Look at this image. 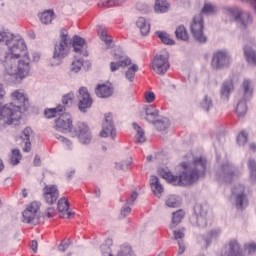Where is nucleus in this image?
Returning <instances> with one entry per match:
<instances>
[{
	"mask_svg": "<svg viewBox=\"0 0 256 256\" xmlns=\"http://www.w3.org/2000/svg\"><path fill=\"white\" fill-rule=\"evenodd\" d=\"M207 205L196 204L194 207V213L196 215V225L198 227H206L207 225Z\"/></svg>",
	"mask_w": 256,
	"mask_h": 256,
	"instance_id": "a211bd4d",
	"label": "nucleus"
},
{
	"mask_svg": "<svg viewBox=\"0 0 256 256\" xmlns=\"http://www.w3.org/2000/svg\"><path fill=\"white\" fill-rule=\"evenodd\" d=\"M131 213V207L125 206L121 209L120 219H125Z\"/></svg>",
	"mask_w": 256,
	"mask_h": 256,
	"instance_id": "864d4df0",
	"label": "nucleus"
},
{
	"mask_svg": "<svg viewBox=\"0 0 256 256\" xmlns=\"http://www.w3.org/2000/svg\"><path fill=\"white\" fill-rule=\"evenodd\" d=\"M173 238L176 241H183L185 238V228L179 229V230H174L173 231Z\"/></svg>",
	"mask_w": 256,
	"mask_h": 256,
	"instance_id": "3c124183",
	"label": "nucleus"
},
{
	"mask_svg": "<svg viewBox=\"0 0 256 256\" xmlns=\"http://www.w3.org/2000/svg\"><path fill=\"white\" fill-rule=\"evenodd\" d=\"M154 11H156V13H167V11H169V3H167V0H156Z\"/></svg>",
	"mask_w": 256,
	"mask_h": 256,
	"instance_id": "e433bc0d",
	"label": "nucleus"
},
{
	"mask_svg": "<svg viewBox=\"0 0 256 256\" xmlns=\"http://www.w3.org/2000/svg\"><path fill=\"white\" fill-rule=\"evenodd\" d=\"M231 63H233V57L229 50L221 49L214 52L211 60V66L213 69H229V67H231Z\"/></svg>",
	"mask_w": 256,
	"mask_h": 256,
	"instance_id": "1a4fd4ad",
	"label": "nucleus"
},
{
	"mask_svg": "<svg viewBox=\"0 0 256 256\" xmlns=\"http://www.w3.org/2000/svg\"><path fill=\"white\" fill-rule=\"evenodd\" d=\"M3 97H5V88H3V84L0 83V105L3 103Z\"/></svg>",
	"mask_w": 256,
	"mask_h": 256,
	"instance_id": "0e129e2a",
	"label": "nucleus"
},
{
	"mask_svg": "<svg viewBox=\"0 0 256 256\" xmlns=\"http://www.w3.org/2000/svg\"><path fill=\"white\" fill-rule=\"evenodd\" d=\"M97 31L101 41H105L106 45H109V43H111V39L108 38L107 30L103 28V26H98Z\"/></svg>",
	"mask_w": 256,
	"mask_h": 256,
	"instance_id": "de8ad7c7",
	"label": "nucleus"
},
{
	"mask_svg": "<svg viewBox=\"0 0 256 256\" xmlns=\"http://www.w3.org/2000/svg\"><path fill=\"white\" fill-rule=\"evenodd\" d=\"M235 91V84L233 83V79H228L222 83L220 88V99L222 101H229V97H231V93Z\"/></svg>",
	"mask_w": 256,
	"mask_h": 256,
	"instance_id": "6ab92c4d",
	"label": "nucleus"
},
{
	"mask_svg": "<svg viewBox=\"0 0 256 256\" xmlns=\"http://www.w3.org/2000/svg\"><path fill=\"white\" fill-rule=\"evenodd\" d=\"M176 39L180 41H189V34L187 33V28L185 26L180 25L175 30Z\"/></svg>",
	"mask_w": 256,
	"mask_h": 256,
	"instance_id": "c9c22d12",
	"label": "nucleus"
},
{
	"mask_svg": "<svg viewBox=\"0 0 256 256\" xmlns=\"http://www.w3.org/2000/svg\"><path fill=\"white\" fill-rule=\"evenodd\" d=\"M12 102L5 104L0 109V121L6 119L8 125H13V121L21 119V109L27 111L29 109V98L19 90L11 94Z\"/></svg>",
	"mask_w": 256,
	"mask_h": 256,
	"instance_id": "7ed1b4c3",
	"label": "nucleus"
},
{
	"mask_svg": "<svg viewBox=\"0 0 256 256\" xmlns=\"http://www.w3.org/2000/svg\"><path fill=\"white\" fill-rule=\"evenodd\" d=\"M117 256H135L133 249L129 245H122Z\"/></svg>",
	"mask_w": 256,
	"mask_h": 256,
	"instance_id": "49530a36",
	"label": "nucleus"
},
{
	"mask_svg": "<svg viewBox=\"0 0 256 256\" xmlns=\"http://www.w3.org/2000/svg\"><path fill=\"white\" fill-rule=\"evenodd\" d=\"M34 165L36 167H39V165H41V158H39L38 156H35V158H34Z\"/></svg>",
	"mask_w": 256,
	"mask_h": 256,
	"instance_id": "338daca9",
	"label": "nucleus"
},
{
	"mask_svg": "<svg viewBox=\"0 0 256 256\" xmlns=\"http://www.w3.org/2000/svg\"><path fill=\"white\" fill-rule=\"evenodd\" d=\"M129 65H131V59L130 58H126V59L121 60L119 62H111L110 63V71L112 73H115V71H119L120 67L125 69V67H129Z\"/></svg>",
	"mask_w": 256,
	"mask_h": 256,
	"instance_id": "2f4dec72",
	"label": "nucleus"
},
{
	"mask_svg": "<svg viewBox=\"0 0 256 256\" xmlns=\"http://www.w3.org/2000/svg\"><path fill=\"white\" fill-rule=\"evenodd\" d=\"M178 255H183L185 253V244L183 243V240H178Z\"/></svg>",
	"mask_w": 256,
	"mask_h": 256,
	"instance_id": "13d9d810",
	"label": "nucleus"
},
{
	"mask_svg": "<svg viewBox=\"0 0 256 256\" xmlns=\"http://www.w3.org/2000/svg\"><path fill=\"white\" fill-rule=\"evenodd\" d=\"M242 91L244 95V99H251L253 97V84L251 80L244 79L242 82Z\"/></svg>",
	"mask_w": 256,
	"mask_h": 256,
	"instance_id": "cd10ccee",
	"label": "nucleus"
},
{
	"mask_svg": "<svg viewBox=\"0 0 256 256\" xmlns=\"http://www.w3.org/2000/svg\"><path fill=\"white\" fill-rule=\"evenodd\" d=\"M21 151L19 149H13L10 155L11 165H19L22 159Z\"/></svg>",
	"mask_w": 256,
	"mask_h": 256,
	"instance_id": "79ce46f5",
	"label": "nucleus"
},
{
	"mask_svg": "<svg viewBox=\"0 0 256 256\" xmlns=\"http://www.w3.org/2000/svg\"><path fill=\"white\" fill-rule=\"evenodd\" d=\"M115 0H103L104 7H114Z\"/></svg>",
	"mask_w": 256,
	"mask_h": 256,
	"instance_id": "e2e57ef3",
	"label": "nucleus"
},
{
	"mask_svg": "<svg viewBox=\"0 0 256 256\" xmlns=\"http://www.w3.org/2000/svg\"><path fill=\"white\" fill-rule=\"evenodd\" d=\"M113 57H114V61H117V63H119V61H125V59L127 58L123 56V54L117 53V52L114 53Z\"/></svg>",
	"mask_w": 256,
	"mask_h": 256,
	"instance_id": "052dcab7",
	"label": "nucleus"
},
{
	"mask_svg": "<svg viewBox=\"0 0 256 256\" xmlns=\"http://www.w3.org/2000/svg\"><path fill=\"white\" fill-rule=\"evenodd\" d=\"M131 160H123L120 163H116L115 168L118 169V171H127L129 167H131Z\"/></svg>",
	"mask_w": 256,
	"mask_h": 256,
	"instance_id": "8fccbe9b",
	"label": "nucleus"
},
{
	"mask_svg": "<svg viewBox=\"0 0 256 256\" xmlns=\"http://www.w3.org/2000/svg\"><path fill=\"white\" fill-rule=\"evenodd\" d=\"M169 55L156 54L152 60V69L157 75H165L169 71Z\"/></svg>",
	"mask_w": 256,
	"mask_h": 256,
	"instance_id": "9d476101",
	"label": "nucleus"
},
{
	"mask_svg": "<svg viewBox=\"0 0 256 256\" xmlns=\"http://www.w3.org/2000/svg\"><path fill=\"white\" fill-rule=\"evenodd\" d=\"M62 113H65V106H62L61 104L55 108H47L44 111L46 119H53L58 115L60 116Z\"/></svg>",
	"mask_w": 256,
	"mask_h": 256,
	"instance_id": "b1692460",
	"label": "nucleus"
},
{
	"mask_svg": "<svg viewBox=\"0 0 256 256\" xmlns=\"http://www.w3.org/2000/svg\"><path fill=\"white\" fill-rule=\"evenodd\" d=\"M152 125H154L157 131H165L169 128V120L167 118L161 120L157 119Z\"/></svg>",
	"mask_w": 256,
	"mask_h": 256,
	"instance_id": "a19ab883",
	"label": "nucleus"
},
{
	"mask_svg": "<svg viewBox=\"0 0 256 256\" xmlns=\"http://www.w3.org/2000/svg\"><path fill=\"white\" fill-rule=\"evenodd\" d=\"M244 57L250 65H256V52L253 47L246 45L244 47Z\"/></svg>",
	"mask_w": 256,
	"mask_h": 256,
	"instance_id": "bb28decb",
	"label": "nucleus"
},
{
	"mask_svg": "<svg viewBox=\"0 0 256 256\" xmlns=\"http://www.w3.org/2000/svg\"><path fill=\"white\" fill-rule=\"evenodd\" d=\"M219 180L225 181V183H231V181H235V179H239L241 175H243V170L235 167V165L226 162L222 164L216 173Z\"/></svg>",
	"mask_w": 256,
	"mask_h": 256,
	"instance_id": "6e6552de",
	"label": "nucleus"
},
{
	"mask_svg": "<svg viewBox=\"0 0 256 256\" xmlns=\"http://www.w3.org/2000/svg\"><path fill=\"white\" fill-rule=\"evenodd\" d=\"M58 211L62 219H69L71 217V211H69V200L62 197L58 201Z\"/></svg>",
	"mask_w": 256,
	"mask_h": 256,
	"instance_id": "aec40b11",
	"label": "nucleus"
},
{
	"mask_svg": "<svg viewBox=\"0 0 256 256\" xmlns=\"http://www.w3.org/2000/svg\"><path fill=\"white\" fill-rule=\"evenodd\" d=\"M0 63L7 75L14 77L16 81H23L31 71V59L27 54L25 41L13 34L0 32Z\"/></svg>",
	"mask_w": 256,
	"mask_h": 256,
	"instance_id": "f257e3e1",
	"label": "nucleus"
},
{
	"mask_svg": "<svg viewBox=\"0 0 256 256\" xmlns=\"http://www.w3.org/2000/svg\"><path fill=\"white\" fill-rule=\"evenodd\" d=\"M207 172V158L205 156H199L194 158L193 161V181L203 179Z\"/></svg>",
	"mask_w": 256,
	"mask_h": 256,
	"instance_id": "f8f14e48",
	"label": "nucleus"
},
{
	"mask_svg": "<svg viewBox=\"0 0 256 256\" xmlns=\"http://www.w3.org/2000/svg\"><path fill=\"white\" fill-rule=\"evenodd\" d=\"M133 128L137 131L136 141L138 143H145L147 141V138L145 137V131L143 130V128H141V126H139V124L137 123H133Z\"/></svg>",
	"mask_w": 256,
	"mask_h": 256,
	"instance_id": "ea45409f",
	"label": "nucleus"
},
{
	"mask_svg": "<svg viewBox=\"0 0 256 256\" xmlns=\"http://www.w3.org/2000/svg\"><path fill=\"white\" fill-rule=\"evenodd\" d=\"M235 113L238 117L247 115V99L243 98V100H238Z\"/></svg>",
	"mask_w": 256,
	"mask_h": 256,
	"instance_id": "72a5a7b5",
	"label": "nucleus"
},
{
	"mask_svg": "<svg viewBox=\"0 0 256 256\" xmlns=\"http://www.w3.org/2000/svg\"><path fill=\"white\" fill-rule=\"evenodd\" d=\"M69 243H70L69 240L67 242L62 241L58 246L59 251H63V252L67 251V249H69Z\"/></svg>",
	"mask_w": 256,
	"mask_h": 256,
	"instance_id": "4d7b16f0",
	"label": "nucleus"
},
{
	"mask_svg": "<svg viewBox=\"0 0 256 256\" xmlns=\"http://www.w3.org/2000/svg\"><path fill=\"white\" fill-rule=\"evenodd\" d=\"M111 247H113V239L108 238L105 242L100 246L101 253L103 256H115L111 251Z\"/></svg>",
	"mask_w": 256,
	"mask_h": 256,
	"instance_id": "473e14b6",
	"label": "nucleus"
},
{
	"mask_svg": "<svg viewBox=\"0 0 256 256\" xmlns=\"http://www.w3.org/2000/svg\"><path fill=\"white\" fill-rule=\"evenodd\" d=\"M219 235H221V229L215 228L211 230L208 237L203 238L204 245H209L211 243V239H216V237H219Z\"/></svg>",
	"mask_w": 256,
	"mask_h": 256,
	"instance_id": "c03bdc74",
	"label": "nucleus"
},
{
	"mask_svg": "<svg viewBox=\"0 0 256 256\" xmlns=\"http://www.w3.org/2000/svg\"><path fill=\"white\" fill-rule=\"evenodd\" d=\"M69 47H71V37H69L67 30L62 29L60 31V40L54 46L52 61L65 59L69 55Z\"/></svg>",
	"mask_w": 256,
	"mask_h": 256,
	"instance_id": "423d86ee",
	"label": "nucleus"
},
{
	"mask_svg": "<svg viewBox=\"0 0 256 256\" xmlns=\"http://www.w3.org/2000/svg\"><path fill=\"white\" fill-rule=\"evenodd\" d=\"M72 47L75 53L83 54V49H87V43H85V39L81 38L78 35L73 37Z\"/></svg>",
	"mask_w": 256,
	"mask_h": 256,
	"instance_id": "393cba45",
	"label": "nucleus"
},
{
	"mask_svg": "<svg viewBox=\"0 0 256 256\" xmlns=\"http://www.w3.org/2000/svg\"><path fill=\"white\" fill-rule=\"evenodd\" d=\"M74 99H75V94H73V92H70L62 96L61 106L64 107V111H67V107H71V105H73Z\"/></svg>",
	"mask_w": 256,
	"mask_h": 256,
	"instance_id": "58836bf2",
	"label": "nucleus"
},
{
	"mask_svg": "<svg viewBox=\"0 0 256 256\" xmlns=\"http://www.w3.org/2000/svg\"><path fill=\"white\" fill-rule=\"evenodd\" d=\"M136 27L140 30L141 35L144 37L149 35V32L151 31V25L147 23V20L144 17H139L136 21Z\"/></svg>",
	"mask_w": 256,
	"mask_h": 256,
	"instance_id": "a878e982",
	"label": "nucleus"
},
{
	"mask_svg": "<svg viewBox=\"0 0 256 256\" xmlns=\"http://www.w3.org/2000/svg\"><path fill=\"white\" fill-rule=\"evenodd\" d=\"M245 247H246V250L248 251V255H253V253H255V251H256V243L255 242H251V243L247 244Z\"/></svg>",
	"mask_w": 256,
	"mask_h": 256,
	"instance_id": "5fc2aeb1",
	"label": "nucleus"
},
{
	"mask_svg": "<svg viewBox=\"0 0 256 256\" xmlns=\"http://www.w3.org/2000/svg\"><path fill=\"white\" fill-rule=\"evenodd\" d=\"M115 88L111 82L97 84L95 88V95H97L100 99H109V97L113 96Z\"/></svg>",
	"mask_w": 256,
	"mask_h": 256,
	"instance_id": "f3484780",
	"label": "nucleus"
},
{
	"mask_svg": "<svg viewBox=\"0 0 256 256\" xmlns=\"http://www.w3.org/2000/svg\"><path fill=\"white\" fill-rule=\"evenodd\" d=\"M31 135H33V129H31V127H26L20 137L24 143L23 151L25 153L31 151Z\"/></svg>",
	"mask_w": 256,
	"mask_h": 256,
	"instance_id": "412c9836",
	"label": "nucleus"
},
{
	"mask_svg": "<svg viewBox=\"0 0 256 256\" xmlns=\"http://www.w3.org/2000/svg\"><path fill=\"white\" fill-rule=\"evenodd\" d=\"M228 12L239 23L242 29H245L247 25H251L253 21V18H251V15L248 12H243L239 8H230Z\"/></svg>",
	"mask_w": 256,
	"mask_h": 256,
	"instance_id": "4468645a",
	"label": "nucleus"
},
{
	"mask_svg": "<svg viewBox=\"0 0 256 256\" xmlns=\"http://www.w3.org/2000/svg\"><path fill=\"white\" fill-rule=\"evenodd\" d=\"M180 167L182 169L179 176L173 175L169 168H159L158 175L165 179L171 185L177 187H185L193 184V164L191 162H181Z\"/></svg>",
	"mask_w": 256,
	"mask_h": 256,
	"instance_id": "20e7f679",
	"label": "nucleus"
},
{
	"mask_svg": "<svg viewBox=\"0 0 256 256\" xmlns=\"http://www.w3.org/2000/svg\"><path fill=\"white\" fill-rule=\"evenodd\" d=\"M165 205H167V207L175 208V207H179V205H181V202L179 201V199H177V196L170 195L165 200Z\"/></svg>",
	"mask_w": 256,
	"mask_h": 256,
	"instance_id": "a18cd8bd",
	"label": "nucleus"
},
{
	"mask_svg": "<svg viewBox=\"0 0 256 256\" xmlns=\"http://www.w3.org/2000/svg\"><path fill=\"white\" fill-rule=\"evenodd\" d=\"M58 141H61V143H64V145H66L67 147H71V145H73V143L71 142V140L63 137V136H60L58 138Z\"/></svg>",
	"mask_w": 256,
	"mask_h": 256,
	"instance_id": "bf43d9fd",
	"label": "nucleus"
},
{
	"mask_svg": "<svg viewBox=\"0 0 256 256\" xmlns=\"http://www.w3.org/2000/svg\"><path fill=\"white\" fill-rule=\"evenodd\" d=\"M145 99L147 103H153L155 101V93L148 92L145 94Z\"/></svg>",
	"mask_w": 256,
	"mask_h": 256,
	"instance_id": "6e6d98bb",
	"label": "nucleus"
},
{
	"mask_svg": "<svg viewBox=\"0 0 256 256\" xmlns=\"http://www.w3.org/2000/svg\"><path fill=\"white\" fill-rule=\"evenodd\" d=\"M245 191L247 188L243 184H236L232 188L231 203L238 211H243L249 206V198Z\"/></svg>",
	"mask_w": 256,
	"mask_h": 256,
	"instance_id": "0eeeda50",
	"label": "nucleus"
},
{
	"mask_svg": "<svg viewBox=\"0 0 256 256\" xmlns=\"http://www.w3.org/2000/svg\"><path fill=\"white\" fill-rule=\"evenodd\" d=\"M39 19L43 25H50L55 19V12L53 10H46L39 15Z\"/></svg>",
	"mask_w": 256,
	"mask_h": 256,
	"instance_id": "c756f323",
	"label": "nucleus"
},
{
	"mask_svg": "<svg viewBox=\"0 0 256 256\" xmlns=\"http://www.w3.org/2000/svg\"><path fill=\"white\" fill-rule=\"evenodd\" d=\"M138 71H139V66L137 64H133L130 68H128V70L125 73L126 79H128V81L133 83L135 79V73H137Z\"/></svg>",
	"mask_w": 256,
	"mask_h": 256,
	"instance_id": "37998d69",
	"label": "nucleus"
},
{
	"mask_svg": "<svg viewBox=\"0 0 256 256\" xmlns=\"http://www.w3.org/2000/svg\"><path fill=\"white\" fill-rule=\"evenodd\" d=\"M39 204L37 202L30 203L27 208L22 212L23 223H35L39 221Z\"/></svg>",
	"mask_w": 256,
	"mask_h": 256,
	"instance_id": "2eb2a0df",
	"label": "nucleus"
},
{
	"mask_svg": "<svg viewBox=\"0 0 256 256\" xmlns=\"http://www.w3.org/2000/svg\"><path fill=\"white\" fill-rule=\"evenodd\" d=\"M43 197L48 205H54L59 199V188L57 185H45L42 189Z\"/></svg>",
	"mask_w": 256,
	"mask_h": 256,
	"instance_id": "dca6fc26",
	"label": "nucleus"
},
{
	"mask_svg": "<svg viewBox=\"0 0 256 256\" xmlns=\"http://www.w3.org/2000/svg\"><path fill=\"white\" fill-rule=\"evenodd\" d=\"M217 13V6L206 3L199 15L193 19V37L198 43H207V36L203 34V15H215Z\"/></svg>",
	"mask_w": 256,
	"mask_h": 256,
	"instance_id": "39448f33",
	"label": "nucleus"
},
{
	"mask_svg": "<svg viewBox=\"0 0 256 256\" xmlns=\"http://www.w3.org/2000/svg\"><path fill=\"white\" fill-rule=\"evenodd\" d=\"M78 93V109L81 113H87V109H91V106L93 105V98H91V94L87 87H80Z\"/></svg>",
	"mask_w": 256,
	"mask_h": 256,
	"instance_id": "9b49d317",
	"label": "nucleus"
},
{
	"mask_svg": "<svg viewBox=\"0 0 256 256\" xmlns=\"http://www.w3.org/2000/svg\"><path fill=\"white\" fill-rule=\"evenodd\" d=\"M81 67H83V60H76L71 64V71H73V73H79Z\"/></svg>",
	"mask_w": 256,
	"mask_h": 256,
	"instance_id": "603ef678",
	"label": "nucleus"
},
{
	"mask_svg": "<svg viewBox=\"0 0 256 256\" xmlns=\"http://www.w3.org/2000/svg\"><path fill=\"white\" fill-rule=\"evenodd\" d=\"M150 187L156 197H161V193H163L164 188L161 182H159V178L157 176H151Z\"/></svg>",
	"mask_w": 256,
	"mask_h": 256,
	"instance_id": "4be33fe9",
	"label": "nucleus"
},
{
	"mask_svg": "<svg viewBox=\"0 0 256 256\" xmlns=\"http://www.w3.org/2000/svg\"><path fill=\"white\" fill-rule=\"evenodd\" d=\"M249 181L256 183V162L253 159L248 161Z\"/></svg>",
	"mask_w": 256,
	"mask_h": 256,
	"instance_id": "4c0bfd02",
	"label": "nucleus"
},
{
	"mask_svg": "<svg viewBox=\"0 0 256 256\" xmlns=\"http://www.w3.org/2000/svg\"><path fill=\"white\" fill-rule=\"evenodd\" d=\"M30 247H31V249H32V251H33L34 253H37V247H38L37 240H33V241L31 242Z\"/></svg>",
	"mask_w": 256,
	"mask_h": 256,
	"instance_id": "69168bd1",
	"label": "nucleus"
},
{
	"mask_svg": "<svg viewBox=\"0 0 256 256\" xmlns=\"http://www.w3.org/2000/svg\"><path fill=\"white\" fill-rule=\"evenodd\" d=\"M115 140L117 137V130L115 129V125L113 124V114L107 113L104 116V122L102 124V131L100 132V137H108Z\"/></svg>",
	"mask_w": 256,
	"mask_h": 256,
	"instance_id": "ddd939ff",
	"label": "nucleus"
},
{
	"mask_svg": "<svg viewBox=\"0 0 256 256\" xmlns=\"http://www.w3.org/2000/svg\"><path fill=\"white\" fill-rule=\"evenodd\" d=\"M248 141V134L246 131H242L237 136V143L240 147H243L247 144Z\"/></svg>",
	"mask_w": 256,
	"mask_h": 256,
	"instance_id": "09e8293b",
	"label": "nucleus"
},
{
	"mask_svg": "<svg viewBox=\"0 0 256 256\" xmlns=\"http://www.w3.org/2000/svg\"><path fill=\"white\" fill-rule=\"evenodd\" d=\"M145 114L146 121L153 124L157 121V117H159V110H157L153 105H149L145 109Z\"/></svg>",
	"mask_w": 256,
	"mask_h": 256,
	"instance_id": "5701e85b",
	"label": "nucleus"
},
{
	"mask_svg": "<svg viewBox=\"0 0 256 256\" xmlns=\"http://www.w3.org/2000/svg\"><path fill=\"white\" fill-rule=\"evenodd\" d=\"M155 35L156 37H158V39H160L163 45H175V40H173V38H171V35H169V33H167L166 31H156Z\"/></svg>",
	"mask_w": 256,
	"mask_h": 256,
	"instance_id": "c85d7f7f",
	"label": "nucleus"
},
{
	"mask_svg": "<svg viewBox=\"0 0 256 256\" xmlns=\"http://www.w3.org/2000/svg\"><path fill=\"white\" fill-rule=\"evenodd\" d=\"M46 216L51 219V217H55V208L49 207L46 210Z\"/></svg>",
	"mask_w": 256,
	"mask_h": 256,
	"instance_id": "680f3d73",
	"label": "nucleus"
},
{
	"mask_svg": "<svg viewBox=\"0 0 256 256\" xmlns=\"http://www.w3.org/2000/svg\"><path fill=\"white\" fill-rule=\"evenodd\" d=\"M54 129L59 133H71L72 137H78L82 145H89L93 136L89 126L85 123H78L73 128V118L71 114L62 112L60 116L54 121Z\"/></svg>",
	"mask_w": 256,
	"mask_h": 256,
	"instance_id": "f03ea898",
	"label": "nucleus"
},
{
	"mask_svg": "<svg viewBox=\"0 0 256 256\" xmlns=\"http://www.w3.org/2000/svg\"><path fill=\"white\" fill-rule=\"evenodd\" d=\"M183 217H185V211L177 210L176 212L172 213V223L170 224V229H175L181 221H183Z\"/></svg>",
	"mask_w": 256,
	"mask_h": 256,
	"instance_id": "7c9ffc66",
	"label": "nucleus"
},
{
	"mask_svg": "<svg viewBox=\"0 0 256 256\" xmlns=\"http://www.w3.org/2000/svg\"><path fill=\"white\" fill-rule=\"evenodd\" d=\"M94 195H96V197H101V189H99L98 187H96L94 189Z\"/></svg>",
	"mask_w": 256,
	"mask_h": 256,
	"instance_id": "774afa93",
	"label": "nucleus"
},
{
	"mask_svg": "<svg viewBox=\"0 0 256 256\" xmlns=\"http://www.w3.org/2000/svg\"><path fill=\"white\" fill-rule=\"evenodd\" d=\"M200 107L202 111L209 113L213 108V98H211L209 95H205L200 103Z\"/></svg>",
	"mask_w": 256,
	"mask_h": 256,
	"instance_id": "f704fd0d",
	"label": "nucleus"
}]
</instances>
